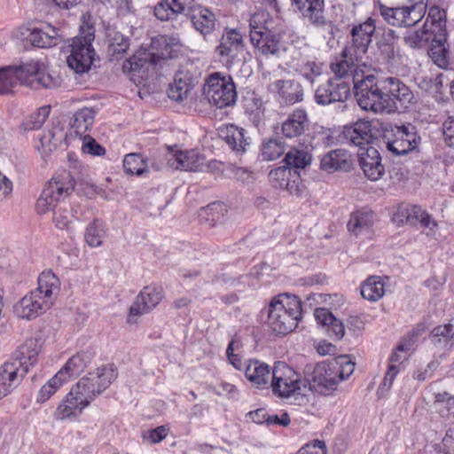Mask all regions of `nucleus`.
Returning <instances> with one entry per match:
<instances>
[{"label": "nucleus", "instance_id": "nucleus-31", "mask_svg": "<svg viewBox=\"0 0 454 454\" xmlns=\"http://www.w3.org/2000/svg\"><path fill=\"white\" fill-rule=\"evenodd\" d=\"M320 168L327 172H348L353 168L352 156L345 149L332 150L322 157Z\"/></svg>", "mask_w": 454, "mask_h": 454}, {"label": "nucleus", "instance_id": "nucleus-1", "mask_svg": "<svg viewBox=\"0 0 454 454\" xmlns=\"http://www.w3.org/2000/svg\"><path fill=\"white\" fill-rule=\"evenodd\" d=\"M286 30L280 20L266 10L253 13L249 19V37L255 51L269 58L286 51L283 41Z\"/></svg>", "mask_w": 454, "mask_h": 454}, {"label": "nucleus", "instance_id": "nucleus-54", "mask_svg": "<svg viewBox=\"0 0 454 454\" xmlns=\"http://www.w3.org/2000/svg\"><path fill=\"white\" fill-rule=\"evenodd\" d=\"M51 108L45 106L37 109L36 113L31 114L24 122L23 128L25 130H35L40 129L47 120L50 114Z\"/></svg>", "mask_w": 454, "mask_h": 454}, {"label": "nucleus", "instance_id": "nucleus-60", "mask_svg": "<svg viewBox=\"0 0 454 454\" xmlns=\"http://www.w3.org/2000/svg\"><path fill=\"white\" fill-rule=\"evenodd\" d=\"M82 151L94 156H101L106 153L105 148L89 135L83 137Z\"/></svg>", "mask_w": 454, "mask_h": 454}, {"label": "nucleus", "instance_id": "nucleus-48", "mask_svg": "<svg viewBox=\"0 0 454 454\" xmlns=\"http://www.w3.org/2000/svg\"><path fill=\"white\" fill-rule=\"evenodd\" d=\"M433 34L427 28V23L422 28L414 31H407L403 36L404 43L411 49H421L425 47L429 41H432Z\"/></svg>", "mask_w": 454, "mask_h": 454}, {"label": "nucleus", "instance_id": "nucleus-9", "mask_svg": "<svg viewBox=\"0 0 454 454\" xmlns=\"http://www.w3.org/2000/svg\"><path fill=\"white\" fill-rule=\"evenodd\" d=\"M204 95L212 106L223 108L234 105L237 98L236 87L230 75L214 73L209 75L204 87Z\"/></svg>", "mask_w": 454, "mask_h": 454}, {"label": "nucleus", "instance_id": "nucleus-61", "mask_svg": "<svg viewBox=\"0 0 454 454\" xmlns=\"http://www.w3.org/2000/svg\"><path fill=\"white\" fill-rule=\"evenodd\" d=\"M74 215L67 209L59 208L53 213V221L57 228L60 230H68L69 224L72 223Z\"/></svg>", "mask_w": 454, "mask_h": 454}, {"label": "nucleus", "instance_id": "nucleus-30", "mask_svg": "<svg viewBox=\"0 0 454 454\" xmlns=\"http://www.w3.org/2000/svg\"><path fill=\"white\" fill-rule=\"evenodd\" d=\"M245 376L256 388H269V380L272 370L264 362L257 359H249L244 366Z\"/></svg>", "mask_w": 454, "mask_h": 454}, {"label": "nucleus", "instance_id": "nucleus-2", "mask_svg": "<svg viewBox=\"0 0 454 454\" xmlns=\"http://www.w3.org/2000/svg\"><path fill=\"white\" fill-rule=\"evenodd\" d=\"M41 348L40 339H27L0 366V399L11 394L20 384L29 368L38 362Z\"/></svg>", "mask_w": 454, "mask_h": 454}, {"label": "nucleus", "instance_id": "nucleus-25", "mask_svg": "<svg viewBox=\"0 0 454 454\" xmlns=\"http://www.w3.org/2000/svg\"><path fill=\"white\" fill-rule=\"evenodd\" d=\"M187 18L191 20L194 29L204 37L211 35L215 29L216 18L215 13L208 7L196 2L189 12Z\"/></svg>", "mask_w": 454, "mask_h": 454}, {"label": "nucleus", "instance_id": "nucleus-42", "mask_svg": "<svg viewBox=\"0 0 454 454\" xmlns=\"http://www.w3.org/2000/svg\"><path fill=\"white\" fill-rule=\"evenodd\" d=\"M150 168H154V163H149L141 153H129L124 157L123 168L127 174L142 176L148 172Z\"/></svg>", "mask_w": 454, "mask_h": 454}, {"label": "nucleus", "instance_id": "nucleus-38", "mask_svg": "<svg viewBox=\"0 0 454 454\" xmlns=\"http://www.w3.org/2000/svg\"><path fill=\"white\" fill-rule=\"evenodd\" d=\"M106 41L108 42L107 52L118 59L129 47V38L114 28H108L106 31Z\"/></svg>", "mask_w": 454, "mask_h": 454}, {"label": "nucleus", "instance_id": "nucleus-5", "mask_svg": "<svg viewBox=\"0 0 454 454\" xmlns=\"http://www.w3.org/2000/svg\"><path fill=\"white\" fill-rule=\"evenodd\" d=\"M382 79L378 80L367 71L356 73L354 76V93L358 106L365 111L376 114L384 113Z\"/></svg>", "mask_w": 454, "mask_h": 454}, {"label": "nucleus", "instance_id": "nucleus-44", "mask_svg": "<svg viewBox=\"0 0 454 454\" xmlns=\"http://www.w3.org/2000/svg\"><path fill=\"white\" fill-rule=\"evenodd\" d=\"M360 293L364 299L370 301L380 300L385 293L384 283L380 277L371 276L360 286Z\"/></svg>", "mask_w": 454, "mask_h": 454}, {"label": "nucleus", "instance_id": "nucleus-59", "mask_svg": "<svg viewBox=\"0 0 454 454\" xmlns=\"http://www.w3.org/2000/svg\"><path fill=\"white\" fill-rule=\"evenodd\" d=\"M168 431L169 428L167 426L162 425L154 429L143 432L142 437L145 441L151 443H158L167 437Z\"/></svg>", "mask_w": 454, "mask_h": 454}, {"label": "nucleus", "instance_id": "nucleus-55", "mask_svg": "<svg viewBox=\"0 0 454 454\" xmlns=\"http://www.w3.org/2000/svg\"><path fill=\"white\" fill-rule=\"evenodd\" d=\"M64 382L65 378H61L58 373H56L51 380H48L45 385L41 387L37 395V402H46Z\"/></svg>", "mask_w": 454, "mask_h": 454}, {"label": "nucleus", "instance_id": "nucleus-34", "mask_svg": "<svg viewBox=\"0 0 454 454\" xmlns=\"http://www.w3.org/2000/svg\"><path fill=\"white\" fill-rule=\"evenodd\" d=\"M270 88L287 105H294L303 99V90L297 81L277 80L270 84Z\"/></svg>", "mask_w": 454, "mask_h": 454}, {"label": "nucleus", "instance_id": "nucleus-37", "mask_svg": "<svg viewBox=\"0 0 454 454\" xmlns=\"http://www.w3.org/2000/svg\"><path fill=\"white\" fill-rule=\"evenodd\" d=\"M90 363V356L81 352L71 356L65 365L57 372L65 382L73 377L79 376Z\"/></svg>", "mask_w": 454, "mask_h": 454}, {"label": "nucleus", "instance_id": "nucleus-33", "mask_svg": "<svg viewBox=\"0 0 454 454\" xmlns=\"http://www.w3.org/2000/svg\"><path fill=\"white\" fill-rule=\"evenodd\" d=\"M376 44L380 55L387 63H391L399 56L398 46L399 36L391 28H384L381 32L376 33Z\"/></svg>", "mask_w": 454, "mask_h": 454}, {"label": "nucleus", "instance_id": "nucleus-45", "mask_svg": "<svg viewBox=\"0 0 454 454\" xmlns=\"http://www.w3.org/2000/svg\"><path fill=\"white\" fill-rule=\"evenodd\" d=\"M106 223L100 219H94L86 228L84 239L90 247H98L106 236Z\"/></svg>", "mask_w": 454, "mask_h": 454}, {"label": "nucleus", "instance_id": "nucleus-63", "mask_svg": "<svg viewBox=\"0 0 454 454\" xmlns=\"http://www.w3.org/2000/svg\"><path fill=\"white\" fill-rule=\"evenodd\" d=\"M327 450L325 442L315 440L301 447L296 454H326Z\"/></svg>", "mask_w": 454, "mask_h": 454}, {"label": "nucleus", "instance_id": "nucleus-64", "mask_svg": "<svg viewBox=\"0 0 454 454\" xmlns=\"http://www.w3.org/2000/svg\"><path fill=\"white\" fill-rule=\"evenodd\" d=\"M442 136L446 145L450 147L454 146V118L449 117L442 123Z\"/></svg>", "mask_w": 454, "mask_h": 454}, {"label": "nucleus", "instance_id": "nucleus-12", "mask_svg": "<svg viewBox=\"0 0 454 454\" xmlns=\"http://www.w3.org/2000/svg\"><path fill=\"white\" fill-rule=\"evenodd\" d=\"M380 125L379 121L358 120L351 125L344 126L342 130L343 139L346 143L359 147V152L378 138L380 135Z\"/></svg>", "mask_w": 454, "mask_h": 454}, {"label": "nucleus", "instance_id": "nucleus-17", "mask_svg": "<svg viewBox=\"0 0 454 454\" xmlns=\"http://www.w3.org/2000/svg\"><path fill=\"white\" fill-rule=\"evenodd\" d=\"M363 57L357 54L354 48L345 47L339 58L330 65L331 71L334 74L333 78H346L352 77L354 82V76L356 73L363 74L365 72L367 66L362 61Z\"/></svg>", "mask_w": 454, "mask_h": 454}, {"label": "nucleus", "instance_id": "nucleus-41", "mask_svg": "<svg viewBox=\"0 0 454 454\" xmlns=\"http://www.w3.org/2000/svg\"><path fill=\"white\" fill-rule=\"evenodd\" d=\"M398 215L405 217V220L401 219L402 223L416 224L420 223L421 227L428 228L432 222L430 215L422 209L421 207L417 205H411L400 208Z\"/></svg>", "mask_w": 454, "mask_h": 454}, {"label": "nucleus", "instance_id": "nucleus-27", "mask_svg": "<svg viewBox=\"0 0 454 454\" xmlns=\"http://www.w3.org/2000/svg\"><path fill=\"white\" fill-rule=\"evenodd\" d=\"M22 35H26V38L38 48H51L63 42L59 29L51 25H47L44 27L26 28V32H22Z\"/></svg>", "mask_w": 454, "mask_h": 454}, {"label": "nucleus", "instance_id": "nucleus-56", "mask_svg": "<svg viewBox=\"0 0 454 454\" xmlns=\"http://www.w3.org/2000/svg\"><path fill=\"white\" fill-rule=\"evenodd\" d=\"M168 42H169V39L166 35H158L152 39L153 48L156 44H164V49L160 52L150 54L149 60L153 65H158L159 59H167L170 57L171 47L168 45Z\"/></svg>", "mask_w": 454, "mask_h": 454}, {"label": "nucleus", "instance_id": "nucleus-16", "mask_svg": "<svg viewBox=\"0 0 454 454\" xmlns=\"http://www.w3.org/2000/svg\"><path fill=\"white\" fill-rule=\"evenodd\" d=\"M350 97V85L339 78H329L315 90L314 98L317 105L329 106L345 102Z\"/></svg>", "mask_w": 454, "mask_h": 454}, {"label": "nucleus", "instance_id": "nucleus-18", "mask_svg": "<svg viewBox=\"0 0 454 454\" xmlns=\"http://www.w3.org/2000/svg\"><path fill=\"white\" fill-rule=\"evenodd\" d=\"M163 292L160 286H145L129 308V317H140L153 309L162 300Z\"/></svg>", "mask_w": 454, "mask_h": 454}, {"label": "nucleus", "instance_id": "nucleus-49", "mask_svg": "<svg viewBox=\"0 0 454 454\" xmlns=\"http://www.w3.org/2000/svg\"><path fill=\"white\" fill-rule=\"evenodd\" d=\"M373 223L372 211H356L351 214L348 223V230L357 235L362 231L369 229Z\"/></svg>", "mask_w": 454, "mask_h": 454}, {"label": "nucleus", "instance_id": "nucleus-22", "mask_svg": "<svg viewBox=\"0 0 454 454\" xmlns=\"http://www.w3.org/2000/svg\"><path fill=\"white\" fill-rule=\"evenodd\" d=\"M358 160L364 176L371 181L380 179L385 174V167L379 151L373 146L358 152Z\"/></svg>", "mask_w": 454, "mask_h": 454}, {"label": "nucleus", "instance_id": "nucleus-51", "mask_svg": "<svg viewBox=\"0 0 454 454\" xmlns=\"http://www.w3.org/2000/svg\"><path fill=\"white\" fill-rule=\"evenodd\" d=\"M410 5L404 6L407 10L408 26L416 25L426 14L428 0H411Z\"/></svg>", "mask_w": 454, "mask_h": 454}, {"label": "nucleus", "instance_id": "nucleus-11", "mask_svg": "<svg viewBox=\"0 0 454 454\" xmlns=\"http://www.w3.org/2000/svg\"><path fill=\"white\" fill-rule=\"evenodd\" d=\"M12 68L15 72L17 82H20L34 90L52 89L59 85V78L44 72L37 61L31 60Z\"/></svg>", "mask_w": 454, "mask_h": 454}, {"label": "nucleus", "instance_id": "nucleus-13", "mask_svg": "<svg viewBox=\"0 0 454 454\" xmlns=\"http://www.w3.org/2000/svg\"><path fill=\"white\" fill-rule=\"evenodd\" d=\"M271 378V390L278 397H289L301 390L300 375L284 362L275 364Z\"/></svg>", "mask_w": 454, "mask_h": 454}, {"label": "nucleus", "instance_id": "nucleus-26", "mask_svg": "<svg viewBox=\"0 0 454 454\" xmlns=\"http://www.w3.org/2000/svg\"><path fill=\"white\" fill-rule=\"evenodd\" d=\"M291 4L311 25L324 27L326 24L325 0H291Z\"/></svg>", "mask_w": 454, "mask_h": 454}, {"label": "nucleus", "instance_id": "nucleus-21", "mask_svg": "<svg viewBox=\"0 0 454 454\" xmlns=\"http://www.w3.org/2000/svg\"><path fill=\"white\" fill-rule=\"evenodd\" d=\"M375 32V20L372 18H367L365 21L352 27L350 30L352 43L347 47L354 48V51L363 57L367 52L368 47L372 41V36Z\"/></svg>", "mask_w": 454, "mask_h": 454}, {"label": "nucleus", "instance_id": "nucleus-7", "mask_svg": "<svg viewBox=\"0 0 454 454\" xmlns=\"http://www.w3.org/2000/svg\"><path fill=\"white\" fill-rule=\"evenodd\" d=\"M384 113L393 114L410 108L416 103L412 90L399 78L382 79Z\"/></svg>", "mask_w": 454, "mask_h": 454}, {"label": "nucleus", "instance_id": "nucleus-32", "mask_svg": "<svg viewBox=\"0 0 454 454\" xmlns=\"http://www.w3.org/2000/svg\"><path fill=\"white\" fill-rule=\"evenodd\" d=\"M168 163L176 169L200 171L206 165L205 158L195 150L178 151L170 155Z\"/></svg>", "mask_w": 454, "mask_h": 454}, {"label": "nucleus", "instance_id": "nucleus-28", "mask_svg": "<svg viewBox=\"0 0 454 454\" xmlns=\"http://www.w3.org/2000/svg\"><path fill=\"white\" fill-rule=\"evenodd\" d=\"M220 137L237 154H243L251 145V138L247 131L234 124H228L219 129Z\"/></svg>", "mask_w": 454, "mask_h": 454}, {"label": "nucleus", "instance_id": "nucleus-43", "mask_svg": "<svg viewBox=\"0 0 454 454\" xmlns=\"http://www.w3.org/2000/svg\"><path fill=\"white\" fill-rule=\"evenodd\" d=\"M434 346L440 348H451L454 346V323L435 326L430 334Z\"/></svg>", "mask_w": 454, "mask_h": 454}, {"label": "nucleus", "instance_id": "nucleus-15", "mask_svg": "<svg viewBox=\"0 0 454 454\" xmlns=\"http://www.w3.org/2000/svg\"><path fill=\"white\" fill-rule=\"evenodd\" d=\"M311 121L309 114L303 108H295L282 122L281 133L284 137L296 139L306 143L309 136Z\"/></svg>", "mask_w": 454, "mask_h": 454}, {"label": "nucleus", "instance_id": "nucleus-29", "mask_svg": "<svg viewBox=\"0 0 454 454\" xmlns=\"http://www.w3.org/2000/svg\"><path fill=\"white\" fill-rule=\"evenodd\" d=\"M90 403L86 397L80 395L74 387L67 395L66 399L58 406L55 418L57 419H65L79 415Z\"/></svg>", "mask_w": 454, "mask_h": 454}, {"label": "nucleus", "instance_id": "nucleus-10", "mask_svg": "<svg viewBox=\"0 0 454 454\" xmlns=\"http://www.w3.org/2000/svg\"><path fill=\"white\" fill-rule=\"evenodd\" d=\"M94 38L93 33H87L84 36H76L72 39L67 63L76 74H85L91 68L96 57L92 47Z\"/></svg>", "mask_w": 454, "mask_h": 454}, {"label": "nucleus", "instance_id": "nucleus-24", "mask_svg": "<svg viewBox=\"0 0 454 454\" xmlns=\"http://www.w3.org/2000/svg\"><path fill=\"white\" fill-rule=\"evenodd\" d=\"M51 307L47 301L31 291L14 306V313L20 318L31 320L43 314Z\"/></svg>", "mask_w": 454, "mask_h": 454}, {"label": "nucleus", "instance_id": "nucleus-39", "mask_svg": "<svg viewBox=\"0 0 454 454\" xmlns=\"http://www.w3.org/2000/svg\"><path fill=\"white\" fill-rule=\"evenodd\" d=\"M447 35L439 34L432 38L429 56L435 65L441 68H446L449 66V51L445 47Z\"/></svg>", "mask_w": 454, "mask_h": 454}, {"label": "nucleus", "instance_id": "nucleus-46", "mask_svg": "<svg viewBox=\"0 0 454 454\" xmlns=\"http://www.w3.org/2000/svg\"><path fill=\"white\" fill-rule=\"evenodd\" d=\"M379 10L384 20L394 27H409L407 20V10L402 7H388L380 4Z\"/></svg>", "mask_w": 454, "mask_h": 454}, {"label": "nucleus", "instance_id": "nucleus-3", "mask_svg": "<svg viewBox=\"0 0 454 454\" xmlns=\"http://www.w3.org/2000/svg\"><path fill=\"white\" fill-rule=\"evenodd\" d=\"M302 313L298 296L282 294L272 298L269 304L267 325L276 334L286 335L297 327Z\"/></svg>", "mask_w": 454, "mask_h": 454}, {"label": "nucleus", "instance_id": "nucleus-53", "mask_svg": "<svg viewBox=\"0 0 454 454\" xmlns=\"http://www.w3.org/2000/svg\"><path fill=\"white\" fill-rule=\"evenodd\" d=\"M419 334H420V329H413L412 332L411 333V334L407 338H404L397 345V347L392 353L391 356L389 357L390 364H398L401 365V361L403 358L399 355L398 352H404V351L410 350Z\"/></svg>", "mask_w": 454, "mask_h": 454}, {"label": "nucleus", "instance_id": "nucleus-8", "mask_svg": "<svg viewBox=\"0 0 454 454\" xmlns=\"http://www.w3.org/2000/svg\"><path fill=\"white\" fill-rule=\"evenodd\" d=\"M117 378L114 364L103 365L90 372L74 386L80 395L86 397L90 403L98 395L103 393Z\"/></svg>", "mask_w": 454, "mask_h": 454}, {"label": "nucleus", "instance_id": "nucleus-20", "mask_svg": "<svg viewBox=\"0 0 454 454\" xmlns=\"http://www.w3.org/2000/svg\"><path fill=\"white\" fill-rule=\"evenodd\" d=\"M337 366L333 363L321 362L315 367L311 374V387L316 391L323 393L326 390L334 389L339 383L337 378Z\"/></svg>", "mask_w": 454, "mask_h": 454}, {"label": "nucleus", "instance_id": "nucleus-23", "mask_svg": "<svg viewBox=\"0 0 454 454\" xmlns=\"http://www.w3.org/2000/svg\"><path fill=\"white\" fill-rule=\"evenodd\" d=\"M269 176L276 187L285 189L290 194L301 196L304 186L301 184L299 171L279 167L270 170Z\"/></svg>", "mask_w": 454, "mask_h": 454}, {"label": "nucleus", "instance_id": "nucleus-47", "mask_svg": "<svg viewBox=\"0 0 454 454\" xmlns=\"http://www.w3.org/2000/svg\"><path fill=\"white\" fill-rule=\"evenodd\" d=\"M428 20L431 22V27L428 29L432 32L433 36L439 34H444V36L447 35L445 10L441 9L437 5H432L428 9L427 24Z\"/></svg>", "mask_w": 454, "mask_h": 454}, {"label": "nucleus", "instance_id": "nucleus-57", "mask_svg": "<svg viewBox=\"0 0 454 454\" xmlns=\"http://www.w3.org/2000/svg\"><path fill=\"white\" fill-rule=\"evenodd\" d=\"M16 84L15 72L12 67L0 69V95L11 93Z\"/></svg>", "mask_w": 454, "mask_h": 454}, {"label": "nucleus", "instance_id": "nucleus-52", "mask_svg": "<svg viewBox=\"0 0 454 454\" xmlns=\"http://www.w3.org/2000/svg\"><path fill=\"white\" fill-rule=\"evenodd\" d=\"M285 152V146L280 137H271L262 145V156L264 160H274Z\"/></svg>", "mask_w": 454, "mask_h": 454}, {"label": "nucleus", "instance_id": "nucleus-6", "mask_svg": "<svg viewBox=\"0 0 454 454\" xmlns=\"http://www.w3.org/2000/svg\"><path fill=\"white\" fill-rule=\"evenodd\" d=\"M76 185L78 184L67 171H63L58 176H53L45 184L36 201L35 208L37 213L43 215L53 210L58 202L65 200L74 191Z\"/></svg>", "mask_w": 454, "mask_h": 454}, {"label": "nucleus", "instance_id": "nucleus-62", "mask_svg": "<svg viewBox=\"0 0 454 454\" xmlns=\"http://www.w3.org/2000/svg\"><path fill=\"white\" fill-rule=\"evenodd\" d=\"M192 89V87H178L176 84L169 83L167 93L170 99L181 102L187 98Z\"/></svg>", "mask_w": 454, "mask_h": 454}, {"label": "nucleus", "instance_id": "nucleus-19", "mask_svg": "<svg viewBox=\"0 0 454 454\" xmlns=\"http://www.w3.org/2000/svg\"><path fill=\"white\" fill-rule=\"evenodd\" d=\"M195 0H160L153 8V14L160 21L176 20L180 15L186 16Z\"/></svg>", "mask_w": 454, "mask_h": 454}, {"label": "nucleus", "instance_id": "nucleus-40", "mask_svg": "<svg viewBox=\"0 0 454 454\" xmlns=\"http://www.w3.org/2000/svg\"><path fill=\"white\" fill-rule=\"evenodd\" d=\"M95 113L91 108H82L75 112L70 122L72 132L75 136L84 137L94 122Z\"/></svg>", "mask_w": 454, "mask_h": 454}, {"label": "nucleus", "instance_id": "nucleus-58", "mask_svg": "<svg viewBox=\"0 0 454 454\" xmlns=\"http://www.w3.org/2000/svg\"><path fill=\"white\" fill-rule=\"evenodd\" d=\"M333 365L337 366V378L339 382L347 380L354 372L355 363H353L348 356H340L333 363Z\"/></svg>", "mask_w": 454, "mask_h": 454}, {"label": "nucleus", "instance_id": "nucleus-50", "mask_svg": "<svg viewBox=\"0 0 454 454\" xmlns=\"http://www.w3.org/2000/svg\"><path fill=\"white\" fill-rule=\"evenodd\" d=\"M246 113L249 115V120L258 126L264 116L263 101L262 98L256 97L254 93L246 99Z\"/></svg>", "mask_w": 454, "mask_h": 454}, {"label": "nucleus", "instance_id": "nucleus-36", "mask_svg": "<svg viewBox=\"0 0 454 454\" xmlns=\"http://www.w3.org/2000/svg\"><path fill=\"white\" fill-rule=\"evenodd\" d=\"M305 144L300 142L301 148L295 146L290 148L284 159L286 164L285 168H290L292 172H294V170L304 169L310 164L311 154L309 152V145Z\"/></svg>", "mask_w": 454, "mask_h": 454}, {"label": "nucleus", "instance_id": "nucleus-4", "mask_svg": "<svg viewBox=\"0 0 454 454\" xmlns=\"http://www.w3.org/2000/svg\"><path fill=\"white\" fill-rule=\"evenodd\" d=\"M380 129L381 145L393 156L408 154L416 150L421 141L417 128L411 123L401 126L381 123Z\"/></svg>", "mask_w": 454, "mask_h": 454}, {"label": "nucleus", "instance_id": "nucleus-14", "mask_svg": "<svg viewBox=\"0 0 454 454\" xmlns=\"http://www.w3.org/2000/svg\"><path fill=\"white\" fill-rule=\"evenodd\" d=\"M244 50L242 34L237 29L226 28L215 49V53L221 62L226 67H230L240 61L239 57L243 54Z\"/></svg>", "mask_w": 454, "mask_h": 454}, {"label": "nucleus", "instance_id": "nucleus-35", "mask_svg": "<svg viewBox=\"0 0 454 454\" xmlns=\"http://www.w3.org/2000/svg\"><path fill=\"white\" fill-rule=\"evenodd\" d=\"M60 289L59 278L51 270L42 272L38 277V286L35 290L49 305L52 306Z\"/></svg>", "mask_w": 454, "mask_h": 454}]
</instances>
